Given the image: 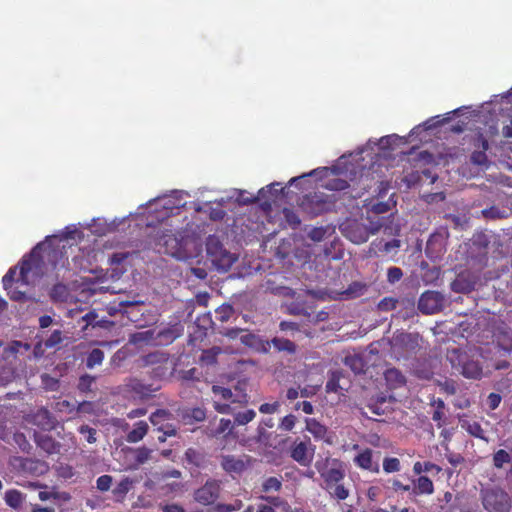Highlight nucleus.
Returning a JSON list of instances; mask_svg holds the SVG:
<instances>
[{
    "label": "nucleus",
    "instance_id": "1",
    "mask_svg": "<svg viewBox=\"0 0 512 512\" xmlns=\"http://www.w3.org/2000/svg\"><path fill=\"white\" fill-rule=\"evenodd\" d=\"M446 359L454 370L467 379L478 380L483 376V367L472 351L462 348L448 349Z\"/></svg>",
    "mask_w": 512,
    "mask_h": 512
},
{
    "label": "nucleus",
    "instance_id": "2",
    "mask_svg": "<svg viewBox=\"0 0 512 512\" xmlns=\"http://www.w3.org/2000/svg\"><path fill=\"white\" fill-rule=\"evenodd\" d=\"M419 335L417 333L401 332L391 340V352L396 359H408L419 350Z\"/></svg>",
    "mask_w": 512,
    "mask_h": 512
},
{
    "label": "nucleus",
    "instance_id": "3",
    "mask_svg": "<svg viewBox=\"0 0 512 512\" xmlns=\"http://www.w3.org/2000/svg\"><path fill=\"white\" fill-rule=\"evenodd\" d=\"M299 206L310 217H315L330 211L334 202L323 192H313L304 195Z\"/></svg>",
    "mask_w": 512,
    "mask_h": 512
},
{
    "label": "nucleus",
    "instance_id": "4",
    "mask_svg": "<svg viewBox=\"0 0 512 512\" xmlns=\"http://www.w3.org/2000/svg\"><path fill=\"white\" fill-rule=\"evenodd\" d=\"M483 507L488 512H509L511 499L507 492L500 488H488L481 491Z\"/></svg>",
    "mask_w": 512,
    "mask_h": 512
},
{
    "label": "nucleus",
    "instance_id": "5",
    "mask_svg": "<svg viewBox=\"0 0 512 512\" xmlns=\"http://www.w3.org/2000/svg\"><path fill=\"white\" fill-rule=\"evenodd\" d=\"M206 250L215 266L223 271H228L237 260L233 254L223 249L222 244L215 237L208 238Z\"/></svg>",
    "mask_w": 512,
    "mask_h": 512
},
{
    "label": "nucleus",
    "instance_id": "6",
    "mask_svg": "<svg viewBox=\"0 0 512 512\" xmlns=\"http://www.w3.org/2000/svg\"><path fill=\"white\" fill-rule=\"evenodd\" d=\"M155 247L160 254H166L175 258L182 256V240L172 230L162 231L157 235Z\"/></svg>",
    "mask_w": 512,
    "mask_h": 512
},
{
    "label": "nucleus",
    "instance_id": "7",
    "mask_svg": "<svg viewBox=\"0 0 512 512\" xmlns=\"http://www.w3.org/2000/svg\"><path fill=\"white\" fill-rule=\"evenodd\" d=\"M157 388L150 384H144L137 378L128 379L122 386V392L127 398L134 400H145L153 395Z\"/></svg>",
    "mask_w": 512,
    "mask_h": 512
},
{
    "label": "nucleus",
    "instance_id": "8",
    "mask_svg": "<svg viewBox=\"0 0 512 512\" xmlns=\"http://www.w3.org/2000/svg\"><path fill=\"white\" fill-rule=\"evenodd\" d=\"M221 482L209 479L203 486L195 490L194 500L204 506L213 504L220 496Z\"/></svg>",
    "mask_w": 512,
    "mask_h": 512
},
{
    "label": "nucleus",
    "instance_id": "9",
    "mask_svg": "<svg viewBox=\"0 0 512 512\" xmlns=\"http://www.w3.org/2000/svg\"><path fill=\"white\" fill-rule=\"evenodd\" d=\"M444 296L438 291H425L418 301V309L426 315H432L443 309Z\"/></svg>",
    "mask_w": 512,
    "mask_h": 512
},
{
    "label": "nucleus",
    "instance_id": "10",
    "mask_svg": "<svg viewBox=\"0 0 512 512\" xmlns=\"http://www.w3.org/2000/svg\"><path fill=\"white\" fill-rule=\"evenodd\" d=\"M317 469L323 480V485L345 480L346 471L343 463L338 459L327 460L323 467H317Z\"/></svg>",
    "mask_w": 512,
    "mask_h": 512
},
{
    "label": "nucleus",
    "instance_id": "11",
    "mask_svg": "<svg viewBox=\"0 0 512 512\" xmlns=\"http://www.w3.org/2000/svg\"><path fill=\"white\" fill-rule=\"evenodd\" d=\"M447 231H437L430 235L426 247L425 254L428 258L435 260L440 258L446 252Z\"/></svg>",
    "mask_w": 512,
    "mask_h": 512
},
{
    "label": "nucleus",
    "instance_id": "12",
    "mask_svg": "<svg viewBox=\"0 0 512 512\" xmlns=\"http://www.w3.org/2000/svg\"><path fill=\"white\" fill-rule=\"evenodd\" d=\"M144 366H154L153 377L161 378L166 375L168 370L169 355L164 352L156 351L148 353L142 357Z\"/></svg>",
    "mask_w": 512,
    "mask_h": 512
},
{
    "label": "nucleus",
    "instance_id": "13",
    "mask_svg": "<svg viewBox=\"0 0 512 512\" xmlns=\"http://www.w3.org/2000/svg\"><path fill=\"white\" fill-rule=\"evenodd\" d=\"M251 465V458L247 455L236 457L234 455H223L221 467L229 474H241Z\"/></svg>",
    "mask_w": 512,
    "mask_h": 512
},
{
    "label": "nucleus",
    "instance_id": "14",
    "mask_svg": "<svg viewBox=\"0 0 512 512\" xmlns=\"http://www.w3.org/2000/svg\"><path fill=\"white\" fill-rule=\"evenodd\" d=\"M184 327L181 322H175L163 327L156 332L155 345L167 346L173 343L177 338L181 337Z\"/></svg>",
    "mask_w": 512,
    "mask_h": 512
},
{
    "label": "nucleus",
    "instance_id": "15",
    "mask_svg": "<svg viewBox=\"0 0 512 512\" xmlns=\"http://www.w3.org/2000/svg\"><path fill=\"white\" fill-rule=\"evenodd\" d=\"M170 413L167 410L159 409L150 415V422L153 426H158V429L163 432L164 436L159 437L160 442H164L166 436L176 435V430L171 425H164L163 422L169 420Z\"/></svg>",
    "mask_w": 512,
    "mask_h": 512
},
{
    "label": "nucleus",
    "instance_id": "16",
    "mask_svg": "<svg viewBox=\"0 0 512 512\" xmlns=\"http://www.w3.org/2000/svg\"><path fill=\"white\" fill-rule=\"evenodd\" d=\"M344 235L355 244L365 243L370 237L365 224L357 221H352L346 224L344 228Z\"/></svg>",
    "mask_w": 512,
    "mask_h": 512
},
{
    "label": "nucleus",
    "instance_id": "17",
    "mask_svg": "<svg viewBox=\"0 0 512 512\" xmlns=\"http://www.w3.org/2000/svg\"><path fill=\"white\" fill-rule=\"evenodd\" d=\"M204 433L212 438L224 436L227 438L233 433V425L230 419L221 418L216 424V417L205 427Z\"/></svg>",
    "mask_w": 512,
    "mask_h": 512
},
{
    "label": "nucleus",
    "instance_id": "18",
    "mask_svg": "<svg viewBox=\"0 0 512 512\" xmlns=\"http://www.w3.org/2000/svg\"><path fill=\"white\" fill-rule=\"evenodd\" d=\"M374 451L370 448L361 450L353 459L354 464L362 469L372 473H379L380 466L377 460L373 459Z\"/></svg>",
    "mask_w": 512,
    "mask_h": 512
},
{
    "label": "nucleus",
    "instance_id": "19",
    "mask_svg": "<svg viewBox=\"0 0 512 512\" xmlns=\"http://www.w3.org/2000/svg\"><path fill=\"white\" fill-rule=\"evenodd\" d=\"M32 423L43 431L54 430L58 421L47 408H40L32 415Z\"/></svg>",
    "mask_w": 512,
    "mask_h": 512
},
{
    "label": "nucleus",
    "instance_id": "20",
    "mask_svg": "<svg viewBox=\"0 0 512 512\" xmlns=\"http://www.w3.org/2000/svg\"><path fill=\"white\" fill-rule=\"evenodd\" d=\"M271 345L277 352H284L289 355H294L297 352V345L293 341L283 337H274L270 341H262V351L268 352Z\"/></svg>",
    "mask_w": 512,
    "mask_h": 512
},
{
    "label": "nucleus",
    "instance_id": "21",
    "mask_svg": "<svg viewBox=\"0 0 512 512\" xmlns=\"http://www.w3.org/2000/svg\"><path fill=\"white\" fill-rule=\"evenodd\" d=\"M44 258L52 266L54 270L67 268L69 265L68 256L65 251V246L62 248H49L45 251Z\"/></svg>",
    "mask_w": 512,
    "mask_h": 512
},
{
    "label": "nucleus",
    "instance_id": "22",
    "mask_svg": "<svg viewBox=\"0 0 512 512\" xmlns=\"http://www.w3.org/2000/svg\"><path fill=\"white\" fill-rule=\"evenodd\" d=\"M314 452L310 451L306 442H295L290 450V456L293 460L302 466H308L313 460Z\"/></svg>",
    "mask_w": 512,
    "mask_h": 512
},
{
    "label": "nucleus",
    "instance_id": "23",
    "mask_svg": "<svg viewBox=\"0 0 512 512\" xmlns=\"http://www.w3.org/2000/svg\"><path fill=\"white\" fill-rule=\"evenodd\" d=\"M435 491L433 481L424 475L412 480L411 499L422 495H432Z\"/></svg>",
    "mask_w": 512,
    "mask_h": 512
},
{
    "label": "nucleus",
    "instance_id": "24",
    "mask_svg": "<svg viewBox=\"0 0 512 512\" xmlns=\"http://www.w3.org/2000/svg\"><path fill=\"white\" fill-rule=\"evenodd\" d=\"M393 216L390 215L388 217H385V216H368L367 217V220H368V224L365 225L367 230L369 231V235H375L377 234L380 230H383V232L385 234H390L391 231H388V230H391V227L388 225V223H392V218Z\"/></svg>",
    "mask_w": 512,
    "mask_h": 512
},
{
    "label": "nucleus",
    "instance_id": "25",
    "mask_svg": "<svg viewBox=\"0 0 512 512\" xmlns=\"http://www.w3.org/2000/svg\"><path fill=\"white\" fill-rule=\"evenodd\" d=\"M493 336L499 348L504 351H512V330L504 323L497 326Z\"/></svg>",
    "mask_w": 512,
    "mask_h": 512
},
{
    "label": "nucleus",
    "instance_id": "26",
    "mask_svg": "<svg viewBox=\"0 0 512 512\" xmlns=\"http://www.w3.org/2000/svg\"><path fill=\"white\" fill-rule=\"evenodd\" d=\"M34 441L47 454H57L60 452L61 444L49 435L35 432Z\"/></svg>",
    "mask_w": 512,
    "mask_h": 512
},
{
    "label": "nucleus",
    "instance_id": "27",
    "mask_svg": "<svg viewBox=\"0 0 512 512\" xmlns=\"http://www.w3.org/2000/svg\"><path fill=\"white\" fill-rule=\"evenodd\" d=\"M476 281L468 273H460L451 283V289L456 293H469L474 290Z\"/></svg>",
    "mask_w": 512,
    "mask_h": 512
},
{
    "label": "nucleus",
    "instance_id": "28",
    "mask_svg": "<svg viewBox=\"0 0 512 512\" xmlns=\"http://www.w3.org/2000/svg\"><path fill=\"white\" fill-rule=\"evenodd\" d=\"M322 487L329 494L330 498L338 502L346 500L350 495V491L345 486L344 481L331 482L322 485Z\"/></svg>",
    "mask_w": 512,
    "mask_h": 512
},
{
    "label": "nucleus",
    "instance_id": "29",
    "mask_svg": "<svg viewBox=\"0 0 512 512\" xmlns=\"http://www.w3.org/2000/svg\"><path fill=\"white\" fill-rule=\"evenodd\" d=\"M184 460L190 467L205 468L207 465L206 454L195 448H188L184 453Z\"/></svg>",
    "mask_w": 512,
    "mask_h": 512
},
{
    "label": "nucleus",
    "instance_id": "30",
    "mask_svg": "<svg viewBox=\"0 0 512 512\" xmlns=\"http://www.w3.org/2000/svg\"><path fill=\"white\" fill-rule=\"evenodd\" d=\"M384 378L390 389L401 388L406 385V377L397 368H389L384 372Z\"/></svg>",
    "mask_w": 512,
    "mask_h": 512
},
{
    "label": "nucleus",
    "instance_id": "31",
    "mask_svg": "<svg viewBox=\"0 0 512 512\" xmlns=\"http://www.w3.org/2000/svg\"><path fill=\"white\" fill-rule=\"evenodd\" d=\"M21 468L24 472L38 476L47 472L48 465L41 460L25 458L21 461Z\"/></svg>",
    "mask_w": 512,
    "mask_h": 512
},
{
    "label": "nucleus",
    "instance_id": "32",
    "mask_svg": "<svg viewBox=\"0 0 512 512\" xmlns=\"http://www.w3.org/2000/svg\"><path fill=\"white\" fill-rule=\"evenodd\" d=\"M156 331L153 329L135 332L130 335V343L134 345H142V344H153L155 345L156 341Z\"/></svg>",
    "mask_w": 512,
    "mask_h": 512
},
{
    "label": "nucleus",
    "instance_id": "33",
    "mask_svg": "<svg viewBox=\"0 0 512 512\" xmlns=\"http://www.w3.org/2000/svg\"><path fill=\"white\" fill-rule=\"evenodd\" d=\"M460 425L469 435L487 441L485 432L479 422L464 419L460 420Z\"/></svg>",
    "mask_w": 512,
    "mask_h": 512
},
{
    "label": "nucleus",
    "instance_id": "34",
    "mask_svg": "<svg viewBox=\"0 0 512 512\" xmlns=\"http://www.w3.org/2000/svg\"><path fill=\"white\" fill-rule=\"evenodd\" d=\"M41 245L38 244L31 252L29 258L24 257L20 263V272H19V278L17 281H21L22 283H27V277L29 272L32 270L33 262L35 259L36 250Z\"/></svg>",
    "mask_w": 512,
    "mask_h": 512
},
{
    "label": "nucleus",
    "instance_id": "35",
    "mask_svg": "<svg viewBox=\"0 0 512 512\" xmlns=\"http://www.w3.org/2000/svg\"><path fill=\"white\" fill-rule=\"evenodd\" d=\"M401 245L400 240L392 239L390 241L384 242L383 240L373 241L370 245V251L374 252H385L389 253L392 250L398 249Z\"/></svg>",
    "mask_w": 512,
    "mask_h": 512
},
{
    "label": "nucleus",
    "instance_id": "36",
    "mask_svg": "<svg viewBox=\"0 0 512 512\" xmlns=\"http://www.w3.org/2000/svg\"><path fill=\"white\" fill-rule=\"evenodd\" d=\"M148 432V424L145 421H139L134 428L128 432L126 440L129 443H137L141 441Z\"/></svg>",
    "mask_w": 512,
    "mask_h": 512
},
{
    "label": "nucleus",
    "instance_id": "37",
    "mask_svg": "<svg viewBox=\"0 0 512 512\" xmlns=\"http://www.w3.org/2000/svg\"><path fill=\"white\" fill-rule=\"evenodd\" d=\"M344 363L348 366L355 374H361L365 372L366 362L362 356L354 354L348 355L344 359Z\"/></svg>",
    "mask_w": 512,
    "mask_h": 512
},
{
    "label": "nucleus",
    "instance_id": "38",
    "mask_svg": "<svg viewBox=\"0 0 512 512\" xmlns=\"http://www.w3.org/2000/svg\"><path fill=\"white\" fill-rule=\"evenodd\" d=\"M4 500L9 507L19 510L23 504L24 495L19 490L10 489L5 492Z\"/></svg>",
    "mask_w": 512,
    "mask_h": 512
},
{
    "label": "nucleus",
    "instance_id": "39",
    "mask_svg": "<svg viewBox=\"0 0 512 512\" xmlns=\"http://www.w3.org/2000/svg\"><path fill=\"white\" fill-rule=\"evenodd\" d=\"M306 429L315 438L323 439L327 434V428L314 418H306Z\"/></svg>",
    "mask_w": 512,
    "mask_h": 512
},
{
    "label": "nucleus",
    "instance_id": "40",
    "mask_svg": "<svg viewBox=\"0 0 512 512\" xmlns=\"http://www.w3.org/2000/svg\"><path fill=\"white\" fill-rule=\"evenodd\" d=\"M366 291V285L361 282H353L351 283L346 290H344L341 295L342 299H354L362 296Z\"/></svg>",
    "mask_w": 512,
    "mask_h": 512
},
{
    "label": "nucleus",
    "instance_id": "41",
    "mask_svg": "<svg viewBox=\"0 0 512 512\" xmlns=\"http://www.w3.org/2000/svg\"><path fill=\"white\" fill-rule=\"evenodd\" d=\"M212 392H213V394L215 396H218V397H220L223 400H230L231 403L239 402V403H245L246 404L248 402L246 395L242 396L243 400H236V399H234L233 398V393H232L231 389L223 387V386L213 385L212 386Z\"/></svg>",
    "mask_w": 512,
    "mask_h": 512
},
{
    "label": "nucleus",
    "instance_id": "42",
    "mask_svg": "<svg viewBox=\"0 0 512 512\" xmlns=\"http://www.w3.org/2000/svg\"><path fill=\"white\" fill-rule=\"evenodd\" d=\"M493 466L496 469H502L505 464L512 462V449L508 452L504 449H499L493 454Z\"/></svg>",
    "mask_w": 512,
    "mask_h": 512
},
{
    "label": "nucleus",
    "instance_id": "43",
    "mask_svg": "<svg viewBox=\"0 0 512 512\" xmlns=\"http://www.w3.org/2000/svg\"><path fill=\"white\" fill-rule=\"evenodd\" d=\"M282 478L278 477H267L264 479L261 485V491L268 494L270 492H279L282 489Z\"/></svg>",
    "mask_w": 512,
    "mask_h": 512
},
{
    "label": "nucleus",
    "instance_id": "44",
    "mask_svg": "<svg viewBox=\"0 0 512 512\" xmlns=\"http://www.w3.org/2000/svg\"><path fill=\"white\" fill-rule=\"evenodd\" d=\"M441 470H442V468L440 466H438L437 464L432 463L430 461H426V462L417 461L413 465L414 474L419 475V476L425 472H435L436 474H438L441 472Z\"/></svg>",
    "mask_w": 512,
    "mask_h": 512
},
{
    "label": "nucleus",
    "instance_id": "45",
    "mask_svg": "<svg viewBox=\"0 0 512 512\" xmlns=\"http://www.w3.org/2000/svg\"><path fill=\"white\" fill-rule=\"evenodd\" d=\"M258 498L265 501V504L272 506L273 509L280 508L286 510L289 508L288 502L280 496L260 495Z\"/></svg>",
    "mask_w": 512,
    "mask_h": 512
},
{
    "label": "nucleus",
    "instance_id": "46",
    "mask_svg": "<svg viewBox=\"0 0 512 512\" xmlns=\"http://www.w3.org/2000/svg\"><path fill=\"white\" fill-rule=\"evenodd\" d=\"M233 416H234V423L238 426H241V425H246L249 422H251L255 418L256 412L253 409H246L244 411H238V412H236L234 410Z\"/></svg>",
    "mask_w": 512,
    "mask_h": 512
},
{
    "label": "nucleus",
    "instance_id": "47",
    "mask_svg": "<svg viewBox=\"0 0 512 512\" xmlns=\"http://www.w3.org/2000/svg\"><path fill=\"white\" fill-rule=\"evenodd\" d=\"M433 405H435L436 408L432 414V420L437 422L438 428H441L444 425L445 403L442 399L438 398L437 400H434Z\"/></svg>",
    "mask_w": 512,
    "mask_h": 512
},
{
    "label": "nucleus",
    "instance_id": "48",
    "mask_svg": "<svg viewBox=\"0 0 512 512\" xmlns=\"http://www.w3.org/2000/svg\"><path fill=\"white\" fill-rule=\"evenodd\" d=\"M234 312L232 305L224 303L215 310V318L221 323H224L230 320Z\"/></svg>",
    "mask_w": 512,
    "mask_h": 512
},
{
    "label": "nucleus",
    "instance_id": "49",
    "mask_svg": "<svg viewBox=\"0 0 512 512\" xmlns=\"http://www.w3.org/2000/svg\"><path fill=\"white\" fill-rule=\"evenodd\" d=\"M104 360V352L99 348L92 349L86 358V366L92 369L96 365H100Z\"/></svg>",
    "mask_w": 512,
    "mask_h": 512
},
{
    "label": "nucleus",
    "instance_id": "50",
    "mask_svg": "<svg viewBox=\"0 0 512 512\" xmlns=\"http://www.w3.org/2000/svg\"><path fill=\"white\" fill-rule=\"evenodd\" d=\"M185 419L187 420V423H194V422H202L206 418V410L201 407H195L192 409H189L185 414Z\"/></svg>",
    "mask_w": 512,
    "mask_h": 512
},
{
    "label": "nucleus",
    "instance_id": "51",
    "mask_svg": "<svg viewBox=\"0 0 512 512\" xmlns=\"http://www.w3.org/2000/svg\"><path fill=\"white\" fill-rule=\"evenodd\" d=\"M324 187L330 191H344L349 188V183L345 179L334 177L328 179Z\"/></svg>",
    "mask_w": 512,
    "mask_h": 512
},
{
    "label": "nucleus",
    "instance_id": "52",
    "mask_svg": "<svg viewBox=\"0 0 512 512\" xmlns=\"http://www.w3.org/2000/svg\"><path fill=\"white\" fill-rule=\"evenodd\" d=\"M219 347H212L207 350H203L200 356V362L206 365H213L217 362V356L220 353Z\"/></svg>",
    "mask_w": 512,
    "mask_h": 512
},
{
    "label": "nucleus",
    "instance_id": "53",
    "mask_svg": "<svg viewBox=\"0 0 512 512\" xmlns=\"http://www.w3.org/2000/svg\"><path fill=\"white\" fill-rule=\"evenodd\" d=\"M383 470L384 472L390 474V473H396L401 470V462L396 457H385L383 459Z\"/></svg>",
    "mask_w": 512,
    "mask_h": 512
},
{
    "label": "nucleus",
    "instance_id": "54",
    "mask_svg": "<svg viewBox=\"0 0 512 512\" xmlns=\"http://www.w3.org/2000/svg\"><path fill=\"white\" fill-rule=\"evenodd\" d=\"M131 486L132 481L128 477L122 479L113 490L114 496L117 498H124L129 492Z\"/></svg>",
    "mask_w": 512,
    "mask_h": 512
},
{
    "label": "nucleus",
    "instance_id": "55",
    "mask_svg": "<svg viewBox=\"0 0 512 512\" xmlns=\"http://www.w3.org/2000/svg\"><path fill=\"white\" fill-rule=\"evenodd\" d=\"M390 483H391L390 488L394 493L400 494L403 492H407L409 495V498L411 499L412 485L404 484L399 479H392V480H390Z\"/></svg>",
    "mask_w": 512,
    "mask_h": 512
},
{
    "label": "nucleus",
    "instance_id": "56",
    "mask_svg": "<svg viewBox=\"0 0 512 512\" xmlns=\"http://www.w3.org/2000/svg\"><path fill=\"white\" fill-rule=\"evenodd\" d=\"M283 213H284L286 222L293 229H296L301 224V220H300L299 216L293 210L285 208L283 210Z\"/></svg>",
    "mask_w": 512,
    "mask_h": 512
},
{
    "label": "nucleus",
    "instance_id": "57",
    "mask_svg": "<svg viewBox=\"0 0 512 512\" xmlns=\"http://www.w3.org/2000/svg\"><path fill=\"white\" fill-rule=\"evenodd\" d=\"M62 342V332L60 330H54L52 334L44 341L46 348H55Z\"/></svg>",
    "mask_w": 512,
    "mask_h": 512
},
{
    "label": "nucleus",
    "instance_id": "58",
    "mask_svg": "<svg viewBox=\"0 0 512 512\" xmlns=\"http://www.w3.org/2000/svg\"><path fill=\"white\" fill-rule=\"evenodd\" d=\"M95 382V377L85 374L79 378L78 389L81 392H88L91 390L92 384Z\"/></svg>",
    "mask_w": 512,
    "mask_h": 512
},
{
    "label": "nucleus",
    "instance_id": "59",
    "mask_svg": "<svg viewBox=\"0 0 512 512\" xmlns=\"http://www.w3.org/2000/svg\"><path fill=\"white\" fill-rule=\"evenodd\" d=\"M487 150H475L470 156V160L475 165H485L488 162Z\"/></svg>",
    "mask_w": 512,
    "mask_h": 512
},
{
    "label": "nucleus",
    "instance_id": "60",
    "mask_svg": "<svg viewBox=\"0 0 512 512\" xmlns=\"http://www.w3.org/2000/svg\"><path fill=\"white\" fill-rule=\"evenodd\" d=\"M398 301L392 297H385L378 303V309L380 311H391L396 308Z\"/></svg>",
    "mask_w": 512,
    "mask_h": 512
},
{
    "label": "nucleus",
    "instance_id": "61",
    "mask_svg": "<svg viewBox=\"0 0 512 512\" xmlns=\"http://www.w3.org/2000/svg\"><path fill=\"white\" fill-rule=\"evenodd\" d=\"M78 431L80 434L85 435L88 443L92 444L96 442V429L88 425H82L79 427Z\"/></svg>",
    "mask_w": 512,
    "mask_h": 512
},
{
    "label": "nucleus",
    "instance_id": "62",
    "mask_svg": "<svg viewBox=\"0 0 512 512\" xmlns=\"http://www.w3.org/2000/svg\"><path fill=\"white\" fill-rule=\"evenodd\" d=\"M17 273V267H11L2 278L3 288L9 289L13 286L15 276Z\"/></svg>",
    "mask_w": 512,
    "mask_h": 512
},
{
    "label": "nucleus",
    "instance_id": "63",
    "mask_svg": "<svg viewBox=\"0 0 512 512\" xmlns=\"http://www.w3.org/2000/svg\"><path fill=\"white\" fill-rule=\"evenodd\" d=\"M403 277V272L399 267H390L387 271V281L391 284H394L401 280Z\"/></svg>",
    "mask_w": 512,
    "mask_h": 512
},
{
    "label": "nucleus",
    "instance_id": "64",
    "mask_svg": "<svg viewBox=\"0 0 512 512\" xmlns=\"http://www.w3.org/2000/svg\"><path fill=\"white\" fill-rule=\"evenodd\" d=\"M281 404L279 401L272 403H263L259 407V412L262 414H274L279 411Z\"/></svg>",
    "mask_w": 512,
    "mask_h": 512
}]
</instances>
